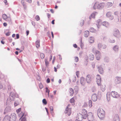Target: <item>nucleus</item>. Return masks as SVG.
Wrapping results in <instances>:
<instances>
[{
  "label": "nucleus",
  "instance_id": "nucleus-1",
  "mask_svg": "<svg viewBox=\"0 0 121 121\" xmlns=\"http://www.w3.org/2000/svg\"><path fill=\"white\" fill-rule=\"evenodd\" d=\"M105 112L102 108H99L97 111L98 117L101 120H103L105 118Z\"/></svg>",
  "mask_w": 121,
  "mask_h": 121
},
{
  "label": "nucleus",
  "instance_id": "nucleus-2",
  "mask_svg": "<svg viewBox=\"0 0 121 121\" xmlns=\"http://www.w3.org/2000/svg\"><path fill=\"white\" fill-rule=\"evenodd\" d=\"M93 52H95L96 54L95 56L96 58V59L99 60L101 58V54L99 51H95V48H93L92 50Z\"/></svg>",
  "mask_w": 121,
  "mask_h": 121
},
{
  "label": "nucleus",
  "instance_id": "nucleus-3",
  "mask_svg": "<svg viewBox=\"0 0 121 121\" xmlns=\"http://www.w3.org/2000/svg\"><path fill=\"white\" fill-rule=\"evenodd\" d=\"M113 34L114 36L118 38L120 36V32L118 29H114Z\"/></svg>",
  "mask_w": 121,
  "mask_h": 121
},
{
  "label": "nucleus",
  "instance_id": "nucleus-4",
  "mask_svg": "<svg viewBox=\"0 0 121 121\" xmlns=\"http://www.w3.org/2000/svg\"><path fill=\"white\" fill-rule=\"evenodd\" d=\"M111 95L113 98H118L119 97L121 98V95L119 94L117 92L115 91H112L111 93Z\"/></svg>",
  "mask_w": 121,
  "mask_h": 121
},
{
  "label": "nucleus",
  "instance_id": "nucleus-5",
  "mask_svg": "<svg viewBox=\"0 0 121 121\" xmlns=\"http://www.w3.org/2000/svg\"><path fill=\"white\" fill-rule=\"evenodd\" d=\"M18 98V95L15 93L13 92L10 93V99L11 101H13L14 100V99L15 97Z\"/></svg>",
  "mask_w": 121,
  "mask_h": 121
},
{
  "label": "nucleus",
  "instance_id": "nucleus-6",
  "mask_svg": "<svg viewBox=\"0 0 121 121\" xmlns=\"http://www.w3.org/2000/svg\"><path fill=\"white\" fill-rule=\"evenodd\" d=\"M89 121H93L94 117L92 113L89 112L88 113L87 117Z\"/></svg>",
  "mask_w": 121,
  "mask_h": 121
},
{
  "label": "nucleus",
  "instance_id": "nucleus-7",
  "mask_svg": "<svg viewBox=\"0 0 121 121\" xmlns=\"http://www.w3.org/2000/svg\"><path fill=\"white\" fill-rule=\"evenodd\" d=\"M10 121H15L17 117L16 114L14 113H12L10 116H9Z\"/></svg>",
  "mask_w": 121,
  "mask_h": 121
},
{
  "label": "nucleus",
  "instance_id": "nucleus-8",
  "mask_svg": "<svg viewBox=\"0 0 121 121\" xmlns=\"http://www.w3.org/2000/svg\"><path fill=\"white\" fill-rule=\"evenodd\" d=\"M64 113L65 114H67L68 116H69L71 113V108H68V106H67L64 111Z\"/></svg>",
  "mask_w": 121,
  "mask_h": 121
},
{
  "label": "nucleus",
  "instance_id": "nucleus-9",
  "mask_svg": "<svg viewBox=\"0 0 121 121\" xmlns=\"http://www.w3.org/2000/svg\"><path fill=\"white\" fill-rule=\"evenodd\" d=\"M96 79V82L98 86L100 85L101 84V78L99 75V74L97 75Z\"/></svg>",
  "mask_w": 121,
  "mask_h": 121
},
{
  "label": "nucleus",
  "instance_id": "nucleus-10",
  "mask_svg": "<svg viewBox=\"0 0 121 121\" xmlns=\"http://www.w3.org/2000/svg\"><path fill=\"white\" fill-rule=\"evenodd\" d=\"M87 112L85 109H84L82 110L81 114L83 116V119H86V118L87 117Z\"/></svg>",
  "mask_w": 121,
  "mask_h": 121
},
{
  "label": "nucleus",
  "instance_id": "nucleus-11",
  "mask_svg": "<svg viewBox=\"0 0 121 121\" xmlns=\"http://www.w3.org/2000/svg\"><path fill=\"white\" fill-rule=\"evenodd\" d=\"M11 107L9 106L7 107L4 110V114H8L11 112Z\"/></svg>",
  "mask_w": 121,
  "mask_h": 121
},
{
  "label": "nucleus",
  "instance_id": "nucleus-12",
  "mask_svg": "<svg viewBox=\"0 0 121 121\" xmlns=\"http://www.w3.org/2000/svg\"><path fill=\"white\" fill-rule=\"evenodd\" d=\"M121 82V77L116 76L115 78V83L116 84H119Z\"/></svg>",
  "mask_w": 121,
  "mask_h": 121
},
{
  "label": "nucleus",
  "instance_id": "nucleus-13",
  "mask_svg": "<svg viewBox=\"0 0 121 121\" xmlns=\"http://www.w3.org/2000/svg\"><path fill=\"white\" fill-rule=\"evenodd\" d=\"M78 116L77 117V119L76 120H78V121H81L82 119H83V116H82L80 113L78 114Z\"/></svg>",
  "mask_w": 121,
  "mask_h": 121
},
{
  "label": "nucleus",
  "instance_id": "nucleus-14",
  "mask_svg": "<svg viewBox=\"0 0 121 121\" xmlns=\"http://www.w3.org/2000/svg\"><path fill=\"white\" fill-rule=\"evenodd\" d=\"M86 80L88 83H90L92 80L91 75L89 74L87 75L86 77Z\"/></svg>",
  "mask_w": 121,
  "mask_h": 121
},
{
  "label": "nucleus",
  "instance_id": "nucleus-15",
  "mask_svg": "<svg viewBox=\"0 0 121 121\" xmlns=\"http://www.w3.org/2000/svg\"><path fill=\"white\" fill-rule=\"evenodd\" d=\"M98 69L99 72L100 74H103L104 73L102 65H100L98 67Z\"/></svg>",
  "mask_w": 121,
  "mask_h": 121
},
{
  "label": "nucleus",
  "instance_id": "nucleus-16",
  "mask_svg": "<svg viewBox=\"0 0 121 121\" xmlns=\"http://www.w3.org/2000/svg\"><path fill=\"white\" fill-rule=\"evenodd\" d=\"M92 100L93 101H95L97 99V95L95 94H93L91 96Z\"/></svg>",
  "mask_w": 121,
  "mask_h": 121
},
{
  "label": "nucleus",
  "instance_id": "nucleus-17",
  "mask_svg": "<svg viewBox=\"0 0 121 121\" xmlns=\"http://www.w3.org/2000/svg\"><path fill=\"white\" fill-rule=\"evenodd\" d=\"M97 14V13L96 12H94L89 16V19L90 20L92 18H95V16Z\"/></svg>",
  "mask_w": 121,
  "mask_h": 121
},
{
  "label": "nucleus",
  "instance_id": "nucleus-18",
  "mask_svg": "<svg viewBox=\"0 0 121 121\" xmlns=\"http://www.w3.org/2000/svg\"><path fill=\"white\" fill-rule=\"evenodd\" d=\"M104 6V4L103 3H101L99 4L98 3L97 9H101L103 8Z\"/></svg>",
  "mask_w": 121,
  "mask_h": 121
},
{
  "label": "nucleus",
  "instance_id": "nucleus-19",
  "mask_svg": "<svg viewBox=\"0 0 121 121\" xmlns=\"http://www.w3.org/2000/svg\"><path fill=\"white\" fill-rule=\"evenodd\" d=\"M119 47L117 45H115L113 48V50L116 52H117L118 51L119 49Z\"/></svg>",
  "mask_w": 121,
  "mask_h": 121
},
{
  "label": "nucleus",
  "instance_id": "nucleus-20",
  "mask_svg": "<svg viewBox=\"0 0 121 121\" xmlns=\"http://www.w3.org/2000/svg\"><path fill=\"white\" fill-rule=\"evenodd\" d=\"M113 121H119V117L118 115L116 114L115 115Z\"/></svg>",
  "mask_w": 121,
  "mask_h": 121
},
{
  "label": "nucleus",
  "instance_id": "nucleus-21",
  "mask_svg": "<svg viewBox=\"0 0 121 121\" xmlns=\"http://www.w3.org/2000/svg\"><path fill=\"white\" fill-rule=\"evenodd\" d=\"M3 121H10L9 116L8 115H6Z\"/></svg>",
  "mask_w": 121,
  "mask_h": 121
},
{
  "label": "nucleus",
  "instance_id": "nucleus-22",
  "mask_svg": "<svg viewBox=\"0 0 121 121\" xmlns=\"http://www.w3.org/2000/svg\"><path fill=\"white\" fill-rule=\"evenodd\" d=\"M88 58L90 60H92L94 59V56L92 54H91L89 55Z\"/></svg>",
  "mask_w": 121,
  "mask_h": 121
},
{
  "label": "nucleus",
  "instance_id": "nucleus-23",
  "mask_svg": "<svg viewBox=\"0 0 121 121\" xmlns=\"http://www.w3.org/2000/svg\"><path fill=\"white\" fill-rule=\"evenodd\" d=\"M89 32L88 30H86L84 31V35L85 37H87L89 35Z\"/></svg>",
  "mask_w": 121,
  "mask_h": 121
},
{
  "label": "nucleus",
  "instance_id": "nucleus-24",
  "mask_svg": "<svg viewBox=\"0 0 121 121\" xmlns=\"http://www.w3.org/2000/svg\"><path fill=\"white\" fill-rule=\"evenodd\" d=\"M40 40H37L35 42L36 46L37 48H38L40 47Z\"/></svg>",
  "mask_w": 121,
  "mask_h": 121
},
{
  "label": "nucleus",
  "instance_id": "nucleus-25",
  "mask_svg": "<svg viewBox=\"0 0 121 121\" xmlns=\"http://www.w3.org/2000/svg\"><path fill=\"white\" fill-rule=\"evenodd\" d=\"M102 25L106 27H107L109 25V24L108 22H104L102 23Z\"/></svg>",
  "mask_w": 121,
  "mask_h": 121
},
{
  "label": "nucleus",
  "instance_id": "nucleus-26",
  "mask_svg": "<svg viewBox=\"0 0 121 121\" xmlns=\"http://www.w3.org/2000/svg\"><path fill=\"white\" fill-rule=\"evenodd\" d=\"M111 95V94H110V93L109 92H108L106 95V97L108 101L110 100V96Z\"/></svg>",
  "mask_w": 121,
  "mask_h": 121
},
{
  "label": "nucleus",
  "instance_id": "nucleus-27",
  "mask_svg": "<svg viewBox=\"0 0 121 121\" xmlns=\"http://www.w3.org/2000/svg\"><path fill=\"white\" fill-rule=\"evenodd\" d=\"M89 42L90 43H92L94 42V38L92 37H91L89 39Z\"/></svg>",
  "mask_w": 121,
  "mask_h": 121
},
{
  "label": "nucleus",
  "instance_id": "nucleus-28",
  "mask_svg": "<svg viewBox=\"0 0 121 121\" xmlns=\"http://www.w3.org/2000/svg\"><path fill=\"white\" fill-rule=\"evenodd\" d=\"M69 92L70 94V95H73L74 93L73 90L72 88H70L69 89Z\"/></svg>",
  "mask_w": 121,
  "mask_h": 121
},
{
  "label": "nucleus",
  "instance_id": "nucleus-29",
  "mask_svg": "<svg viewBox=\"0 0 121 121\" xmlns=\"http://www.w3.org/2000/svg\"><path fill=\"white\" fill-rule=\"evenodd\" d=\"M100 86V88L101 90L103 91H104L105 89V86L101 85V84Z\"/></svg>",
  "mask_w": 121,
  "mask_h": 121
},
{
  "label": "nucleus",
  "instance_id": "nucleus-30",
  "mask_svg": "<svg viewBox=\"0 0 121 121\" xmlns=\"http://www.w3.org/2000/svg\"><path fill=\"white\" fill-rule=\"evenodd\" d=\"M106 4L107 7H109L112 6L113 4L112 3L110 2H107Z\"/></svg>",
  "mask_w": 121,
  "mask_h": 121
},
{
  "label": "nucleus",
  "instance_id": "nucleus-31",
  "mask_svg": "<svg viewBox=\"0 0 121 121\" xmlns=\"http://www.w3.org/2000/svg\"><path fill=\"white\" fill-rule=\"evenodd\" d=\"M21 119L20 121H26V117H23L22 116L20 118V120Z\"/></svg>",
  "mask_w": 121,
  "mask_h": 121
},
{
  "label": "nucleus",
  "instance_id": "nucleus-32",
  "mask_svg": "<svg viewBox=\"0 0 121 121\" xmlns=\"http://www.w3.org/2000/svg\"><path fill=\"white\" fill-rule=\"evenodd\" d=\"M85 80L84 78L83 77H81L80 79L81 83L82 85L83 84L84 81Z\"/></svg>",
  "mask_w": 121,
  "mask_h": 121
},
{
  "label": "nucleus",
  "instance_id": "nucleus-33",
  "mask_svg": "<svg viewBox=\"0 0 121 121\" xmlns=\"http://www.w3.org/2000/svg\"><path fill=\"white\" fill-rule=\"evenodd\" d=\"M104 61L106 62H108L109 61V58L107 57H105L104 59Z\"/></svg>",
  "mask_w": 121,
  "mask_h": 121
},
{
  "label": "nucleus",
  "instance_id": "nucleus-34",
  "mask_svg": "<svg viewBox=\"0 0 121 121\" xmlns=\"http://www.w3.org/2000/svg\"><path fill=\"white\" fill-rule=\"evenodd\" d=\"M89 30L91 32H95L96 31V30L93 27L91 28Z\"/></svg>",
  "mask_w": 121,
  "mask_h": 121
},
{
  "label": "nucleus",
  "instance_id": "nucleus-35",
  "mask_svg": "<svg viewBox=\"0 0 121 121\" xmlns=\"http://www.w3.org/2000/svg\"><path fill=\"white\" fill-rule=\"evenodd\" d=\"M2 17L3 19L5 20L7 18V17L6 14H4L2 15Z\"/></svg>",
  "mask_w": 121,
  "mask_h": 121
},
{
  "label": "nucleus",
  "instance_id": "nucleus-36",
  "mask_svg": "<svg viewBox=\"0 0 121 121\" xmlns=\"http://www.w3.org/2000/svg\"><path fill=\"white\" fill-rule=\"evenodd\" d=\"M112 15L111 13L110 12H107L106 14V15L107 17H108Z\"/></svg>",
  "mask_w": 121,
  "mask_h": 121
},
{
  "label": "nucleus",
  "instance_id": "nucleus-37",
  "mask_svg": "<svg viewBox=\"0 0 121 121\" xmlns=\"http://www.w3.org/2000/svg\"><path fill=\"white\" fill-rule=\"evenodd\" d=\"M101 20L100 19H99L97 21V22L98 23V24H97L96 25L97 26V27L98 28H99L100 26L99 25V23H100V22Z\"/></svg>",
  "mask_w": 121,
  "mask_h": 121
},
{
  "label": "nucleus",
  "instance_id": "nucleus-38",
  "mask_svg": "<svg viewBox=\"0 0 121 121\" xmlns=\"http://www.w3.org/2000/svg\"><path fill=\"white\" fill-rule=\"evenodd\" d=\"M98 3H95L94 5L93 8L94 9H97Z\"/></svg>",
  "mask_w": 121,
  "mask_h": 121
},
{
  "label": "nucleus",
  "instance_id": "nucleus-39",
  "mask_svg": "<svg viewBox=\"0 0 121 121\" xmlns=\"http://www.w3.org/2000/svg\"><path fill=\"white\" fill-rule=\"evenodd\" d=\"M92 103L91 101V100H89L88 102V105L90 107H91L92 106Z\"/></svg>",
  "mask_w": 121,
  "mask_h": 121
},
{
  "label": "nucleus",
  "instance_id": "nucleus-40",
  "mask_svg": "<svg viewBox=\"0 0 121 121\" xmlns=\"http://www.w3.org/2000/svg\"><path fill=\"white\" fill-rule=\"evenodd\" d=\"M84 20H82L80 21V25L81 26H82L84 25Z\"/></svg>",
  "mask_w": 121,
  "mask_h": 121
},
{
  "label": "nucleus",
  "instance_id": "nucleus-41",
  "mask_svg": "<svg viewBox=\"0 0 121 121\" xmlns=\"http://www.w3.org/2000/svg\"><path fill=\"white\" fill-rule=\"evenodd\" d=\"M42 102L43 103L44 105H46L47 103V101L46 99H44L42 100Z\"/></svg>",
  "mask_w": 121,
  "mask_h": 121
},
{
  "label": "nucleus",
  "instance_id": "nucleus-42",
  "mask_svg": "<svg viewBox=\"0 0 121 121\" xmlns=\"http://www.w3.org/2000/svg\"><path fill=\"white\" fill-rule=\"evenodd\" d=\"M103 46V45L101 43H99L98 44V47L99 49H100Z\"/></svg>",
  "mask_w": 121,
  "mask_h": 121
},
{
  "label": "nucleus",
  "instance_id": "nucleus-43",
  "mask_svg": "<svg viewBox=\"0 0 121 121\" xmlns=\"http://www.w3.org/2000/svg\"><path fill=\"white\" fill-rule=\"evenodd\" d=\"M109 41L110 43H113L115 42V41L113 39H109Z\"/></svg>",
  "mask_w": 121,
  "mask_h": 121
},
{
  "label": "nucleus",
  "instance_id": "nucleus-44",
  "mask_svg": "<svg viewBox=\"0 0 121 121\" xmlns=\"http://www.w3.org/2000/svg\"><path fill=\"white\" fill-rule=\"evenodd\" d=\"M40 56L41 59H43L44 58V54L42 53H41L40 54Z\"/></svg>",
  "mask_w": 121,
  "mask_h": 121
},
{
  "label": "nucleus",
  "instance_id": "nucleus-45",
  "mask_svg": "<svg viewBox=\"0 0 121 121\" xmlns=\"http://www.w3.org/2000/svg\"><path fill=\"white\" fill-rule=\"evenodd\" d=\"M45 63L46 66V67H47L49 64V62L47 61V59H45Z\"/></svg>",
  "mask_w": 121,
  "mask_h": 121
},
{
  "label": "nucleus",
  "instance_id": "nucleus-46",
  "mask_svg": "<svg viewBox=\"0 0 121 121\" xmlns=\"http://www.w3.org/2000/svg\"><path fill=\"white\" fill-rule=\"evenodd\" d=\"M74 102V99L73 98H72L70 100V102L71 103H73Z\"/></svg>",
  "mask_w": 121,
  "mask_h": 121
},
{
  "label": "nucleus",
  "instance_id": "nucleus-47",
  "mask_svg": "<svg viewBox=\"0 0 121 121\" xmlns=\"http://www.w3.org/2000/svg\"><path fill=\"white\" fill-rule=\"evenodd\" d=\"M45 89L46 92L47 93H48V95L50 92L49 90L48 89V88L47 87H46L45 88Z\"/></svg>",
  "mask_w": 121,
  "mask_h": 121
},
{
  "label": "nucleus",
  "instance_id": "nucleus-48",
  "mask_svg": "<svg viewBox=\"0 0 121 121\" xmlns=\"http://www.w3.org/2000/svg\"><path fill=\"white\" fill-rule=\"evenodd\" d=\"M39 87L40 89H41L43 87V86L41 83H40L39 85Z\"/></svg>",
  "mask_w": 121,
  "mask_h": 121
},
{
  "label": "nucleus",
  "instance_id": "nucleus-49",
  "mask_svg": "<svg viewBox=\"0 0 121 121\" xmlns=\"http://www.w3.org/2000/svg\"><path fill=\"white\" fill-rule=\"evenodd\" d=\"M37 21H39L40 20V18L39 16L38 15H36L35 18Z\"/></svg>",
  "mask_w": 121,
  "mask_h": 121
},
{
  "label": "nucleus",
  "instance_id": "nucleus-50",
  "mask_svg": "<svg viewBox=\"0 0 121 121\" xmlns=\"http://www.w3.org/2000/svg\"><path fill=\"white\" fill-rule=\"evenodd\" d=\"M27 116V113H24L22 116V117H26Z\"/></svg>",
  "mask_w": 121,
  "mask_h": 121
},
{
  "label": "nucleus",
  "instance_id": "nucleus-51",
  "mask_svg": "<svg viewBox=\"0 0 121 121\" xmlns=\"http://www.w3.org/2000/svg\"><path fill=\"white\" fill-rule=\"evenodd\" d=\"M87 106V104L85 102L84 104V105L83 106V107L84 108L86 107Z\"/></svg>",
  "mask_w": 121,
  "mask_h": 121
},
{
  "label": "nucleus",
  "instance_id": "nucleus-52",
  "mask_svg": "<svg viewBox=\"0 0 121 121\" xmlns=\"http://www.w3.org/2000/svg\"><path fill=\"white\" fill-rule=\"evenodd\" d=\"M76 77L75 76L74 77L73 79L72 82H76Z\"/></svg>",
  "mask_w": 121,
  "mask_h": 121
},
{
  "label": "nucleus",
  "instance_id": "nucleus-53",
  "mask_svg": "<svg viewBox=\"0 0 121 121\" xmlns=\"http://www.w3.org/2000/svg\"><path fill=\"white\" fill-rule=\"evenodd\" d=\"M92 90L93 92H95L96 90V88L95 87L93 86L92 87Z\"/></svg>",
  "mask_w": 121,
  "mask_h": 121
},
{
  "label": "nucleus",
  "instance_id": "nucleus-54",
  "mask_svg": "<svg viewBox=\"0 0 121 121\" xmlns=\"http://www.w3.org/2000/svg\"><path fill=\"white\" fill-rule=\"evenodd\" d=\"M108 18H109V19H110V20H112L114 18V17H113V16H112L111 15V16H110Z\"/></svg>",
  "mask_w": 121,
  "mask_h": 121
},
{
  "label": "nucleus",
  "instance_id": "nucleus-55",
  "mask_svg": "<svg viewBox=\"0 0 121 121\" xmlns=\"http://www.w3.org/2000/svg\"><path fill=\"white\" fill-rule=\"evenodd\" d=\"M76 75L77 77H79V71H77L76 73Z\"/></svg>",
  "mask_w": 121,
  "mask_h": 121
},
{
  "label": "nucleus",
  "instance_id": "nucleus-56",
  "mask_svg": "<svg viewBox=\"0 0 121 121\" xmlns=\"http://www.w3.org/2000/svg\"><path fill=\"white\" fill-rule=\"evenodd\" d=\"M21 108H19L18 109H17L16 110V112L17 113H18L20 111H21Z\"/></svg>",
  "mask_w": 121,
  "mask_h": 121
},
{
  "label": "nucleus",
  "instance_id": "nucleus-57",
  "mask_svg": "<svg viewBox=\"0 0 121 121\" xmlns=\"http://www.w3.org/2000/svg\"><path fill=\"white\" fill-rule=\"evenodd\" d=\"M19 103L18 102H15L14 103V105L15 106H17L18 105Z\"/></svg>",
  "mask_w": 121,
  "mask_h": 121
},
{
  "label": "nucleus",
  "instance_id": "nucleus-58",
  "mask_svg": "<svg viewBox=\"0 0 121 121\" xmlns=\"http://www.w3.org/2000/svg\"><path fill=\"white\" fill-rule=\"evenodd\" d=\"M16 39H18L19 38V34H16ZM15 39H16L15 38Z\"/></svg>",
  "mask_w": 121,
  "mask_h": 121
},
{
  "label": "nucleus",
  "instance_id": "nucleus-59",
  "mask_svg": "<svg viewBox=\"0 0 121 121\" xmlns=\"http://www.w3.org/2000/svg\"><path fill=\"white\" fill-rule=\"evenodd\" d=\"M78 60V57H76L75 58V61L76 62H77Z\"/></svg>",
  "mask_w": 121,
  "mask_h": 121
},
{
  "label": "nucleus",
  "instance_id": "nucleus-60",
  "mask_svg": "<svg viewBox=\"0 0 121 121\" xmlns=\"http://www.w3.org/2000/svg\"><path fill=\"white\" fill-rule=\"evenodd\" d=\"M10 32H8L6 34V36H9L10 35Z\"/></svg>",
  "mask_w": 121,
  "mask_h": 121
},
{
  "label": "nucleus",
  "instance_id": "nucleus-61",
  "mask_svg": "<svg viewBox=\"0 0 121 121\" xmlns=\"http://www.w3.org/2000/svg\"><path fill=\"white\" fill-rule=\"evenodd\" d=\"M9 40L10 42H11L12 40V39L11 38H9Z\"/></svg>",
  "mask_w": 121,
  "mask_h": 121
},
{
  "label": "nucleus",
  "instance_id": "nucleus-62",
  "mask_svg": "<svg viewBox=\"0 0 121 121\" xmlns=\"http://www.w3.org/2000/svg\"><path fill=\"white\" fill-rule=\"evenodd\" d=\"M47 83H49L50 82V79L49 78H48L47 80Z\"/></svg>",
  "mask_w": 121,
  "mask_h": 121
},
{
  "label": "nucleus",
  "instance_id": "nucleus-63",
  "mask_svg": "<svg viewBox=\"0 0 121 121\" xmlns=\"http://www.w3.org/2000/svg\"><path fill=\"white\" fill-rule=\"evenodd\" d=\"M73 46L75 48H77V46L76 44H73Z\"/></svg>",
  "mask_w": 121,
  "mask_h": 121
},
{
  "label": "nucleus",
  "instance_id": "nucleus-64",
  "mask_svg": "<svg viewBox=\"0 0 121 121\" xmlns=\"http://www.w3.org/2000/svg\"><path fill=\"white\" fill-rule=\"evenodd\" d=\"M23 6L24 8L25 9L26 8V6L25 4H23Z\"/></svg>",
  "mask_w": 121,
  "mask_h": 121
}]
</instances>
